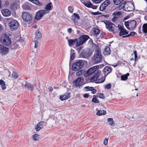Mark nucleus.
Segmentation results:
<instances>
[{
	"label": "nucleus",
	"instance_id": "obj_1",
	"mask_svg": "<svg viewBox=\"0 0 147 147\" xmlns=\"http://www.w3.org/2000/svg\"><path fill=\"white\" fill-rule=\"evenodd\" d=\"M98 66H96L84 71V76L87 83L93 82L98 78L101 72L98 69Z\"/></svg>",
	"mask_w": 147,
	"mask_h": 147
},
{
	"label": "nucleus",
	"instance_id": "obj_27",
	"mask_svg": "<svg viewBox=\"0 0 147 147\" xmlns=\"http://www.w3.org/2000/svg\"><path fill=\"white\" fill-rule=\"evenodd\" d=\"M106 114V111L104 110H100L98 111L96 113V114L98 116L105 115Z\"/></svg>",
	"mask_w": 147,
	"mask_h": 147
},
{
	"label": "nucleus",
	"instance_id": "obj_62",
	"mask_svg": "<svg viewBox=\"0 0 147 147\" xmlns=\"http://www.w3.org/2000/svg\"><path fill=\"white\" fill-rule=\"evenodd\" d=\"M92 1L96 3H100V0H92Z\"/></svg>",
	"mask_w": 147,
	"mask_h": 147
},
{
	"label": "nucleus",
	"instance_id": "obj_28",
	"mask_svg": "<svg viewBox=\"0 0 147 147\" xmlns=\"http://www.w3.org/2000/svg\"><path fill=\"white\" fill-rule=\"evenodd\" d=\"M97 78V79H96V80H94V81H95V82L96 83H102L103 82H104L105 80V78H100L99 79H98Z\"/></svg>",
	"mask_w": 147,
	"mask_h": 147
},
{
	"label": "nucleus",
	"instance_id": "obj_48",
	"mask_svg": "<svg viewBox=\"0 0 147 147\" xmlns=\"http://www.w3.org/2000/svg\"><path fill=\"white\" fill-rule=\"evenodd\" d=\"M111 87V84L109 83L107 84L105 86V88L107 89H110Z\"/></svg>",
	"mask_w": 147,
	"mask_h": 147
},
{
	"label": "nucleus",
	"instance_id": "obj_3",
	"mask_svg": "<svg viewBox=\"0 0 147 147\" xmlns=\"http://www.w3.org/2000/svg\"><path fill=\"white\" fill-rule=\"evenodd\" d=\"M84 65V63L82 60H78L74 62L72 66V69L74 71H77L82 69Z\"/></svg>",
	"mask_w": 147,
	"mask_h": 147
},
{
	"label": "nucleus",
	"instance_id": "obj_54",
	"mask_svg": "<svg viewBox=\"0 0 147 147\" xmlns=\"http://www.w3.org/2000/svg\"><path fill=\"white\" fill-rule=\"evenodd\" d=\"M134 53L135 56V61H136L138 58L137 51H134Z\"/></svg>",
	"mask_w": 147,
	"mask_h": 147
},
{
	"label": "nucleus",
	"instance_id": "obj_26",
	"mask_svg": "<svg viewBox=\"0 0 147 147\" xmlns=\"http://www.w3.org/2000/svg\"><path fill=\"white\" fill-rule=\"evenodd\" d=\"M52 5V3L50 2L49 3H48L47 5H46L45 7V9H46V10H47L49 12V11H48V10H51L52 9H51V5Z\"/></svg>",
	"mask_w": 147,
	"mask_h": 147
},
{
	"label": "nucleus",
	"instance_id": "obj_22",
	"mask_svg": "<svg viewBox=\"0 0 147 147\" xmlns=\"http://www.w3.org/2000/svg\"><path fill=\"white\" fill-rule=\"evenodd\" d=\"M112 69L109 67H106L103 69V72L105 74H108L112 71Z\"/></svg>",
	"mask_w": 147,
	"mask_h": 147
},
{
	"label": "nucleus",
	"instance_id": "obj_31",
	"mask_svg": "<svg viewBox=\"0 0 147 147\" xmlns=\"http://www.w3.org/2000/svg\"><path fill=\"white\" fill-rule=\"evenodd\" d=\"M108 121L109 122V124L111 126H115V124L112 118H109L108 119Z\"/></svg>",
	"mask_w": 147,
	"mask_h": 147
},
{
	"label": "nucleus",
	"instance_id": "obj_44",
	"mask_svg": "<svg viewBox=\"0 0 147 147\" xmlns=\"http://www.w3.org/2000/svg\"><path fill=\"white\" fill-rule=\"evenodd\" d=\"M92 89H93V87L89 86H86L84 88V90L86 91L89 90H92Z\"/></svg>",
	"mask_w": 147,
	"mask_h": 147
},
{
	"label": "nucleus",
	"instance_id": "obj_42",
	"mask_svg": "<svg viewBox=\"0 0 147 147\" xmlns=\"http://www.w3.org/2000/svg\"><path fill=\"white\" fill-rule=\"evenodd\" d=\"M114 3L116 5L119 4L123 1L122 0H113Z\"/></svg>",
	"mask_w": 147,
	"mask_h": 147
},
{
	"label": "nucleus",
	"instance_id": "obj_51",
	"mask_svg": "<svg viewBox=\"0 0 147 147\" xmlns=\"http://www.w3.org/2000/svg\"><path fill=\"white\" fill-rule=\"evenodd\" d=\"M71 19L75 23L77 22V20H76V18L73 15L71 17Z\"/></svg>",
	"mask_w": 147,
	"mask_h": 147
},
{
	"label": "nucleus",
	"instance_id": "obj_37",
	"mask_svg": "<svg viewBox=\"0 0 147 147\" xmlns=\"http://www.w3.org/2000/svg\"><path fill=\"white\" fill-rule=\"evenodd\" d=\"M39 135L38 134H35L33 136V139L35 141L38 140Z\"/></svg>",
	"mask_w": 147,
	"mask_h": 147
},
{
	"label": "nucleus",
	"instance_id": "obj_4",
	"mask_svg": "<svg viewBox=\"0 0 147 147\" xmlns=\"http://www.w3.org/2000/svg\"><path fill=\"white\" fill-rule=\"evenodd\" d=\"M106 28L109 31L116 33L118 31V27L115 24L106 21L105 22Z\"/></svg>",
	"mask_w": 147,
	"mask_h": 147
},
{
	"label": "nucleus",
	"instance_id": "obj_33",
	"mask_svg": "<svg viewBox=\"0 0 147 147\" xmlns=\"http://www.w3.org/2000/svg\"><path fill=\"white\" fill-rule=\"evenodd\" d=\"M84 5L88 7H91L92 5V4L90 1L83 2Z\"/></svg>",
	"mask_w": 147,
	"mask_h": 147
},
{
	"label": "nucleus",
	"instance_id": "obj_14",
	"mask_svg": "<svg viewBox=\"0 0 147 147\" xmlns=\"http://www.w3.org/2000/svg\"><path fill=\"white\" fill-rule=\"evenodd\" d=\"M121 14V13L120 12L116 11L114 12L113 14V17L111 19L112 21L113 22H115L120 17Z\"/></svg>",
	"mask_w": 147,
	"mask_h": 147
},
{
	"label": "nucleus",
	"instance_id": "obj_46",
	"mask_svg": "<svg viewBox=\"0 0 147 147\" xmlns=\"http://www.w3.org/2000/svg\"><path fill=\"white\" fill-rule=\"evenodd\" d=\"M42 129V128L38 124L35 126V129L36 131H39Z\"/></svg>",
	"mask_w": 147,
	"mask_h": 147
},
{
	"label": "nucleus",
	"instance_id": "obj_13",
	"mask_svg": "<svg viewBox=\"0 0 147 147\" xmlns=\"http://www.w3.org/2000/svg\"><path fill=\"white\" fill-rule=\"evenodd\" d=\"M9 51V49L4 45L0 44V53L3 55L7 54Z\"/></svg>",
	"mask_w": 147,
	"mask_h": 147
},
{
	"label": "nucleus",
	"instance_id": "obj_63",
	"mask_svg": "<svg viewBox=\"0 0 147 147\" xmlns=\"http://www.w3.org/2000/svg\"><path fill=\"white\" fill-rule=\"evenodd\" d=\"M89 96H90L89 94L86 93L84 94L83 96L85 98H88Z\"/></svg>",
	"mask_w": 147,
	"mask_h": 147
},
{
	"label": "nucleus",
	"instance_id": "obj_17",
	"mask_svg": "<svg viewBox=\"0 0 147 147\" xmlns=\"http://www.w3.org/2000/svg\"><path fill=\"white\" fill-rule=\"evenodd\" d=\"M19 7V2L18 1H16L11 4L10 9L12 11H14L17 10Z\"/></svg>",
	"mask_w": 147,
	"mask_h": 147
},
{
	"label": "nucleus",
	"instance_id": "obj_11",
	"mask_svg": "<svg viewBox=\"0 0 147 147\" xmlns=\"http://www.w3.org/2000/svg\"><path fill=\"white\" fill-rule=\"evenodd\" d=\"M22 17L23 20L26 22L30 21L32 18V15L27 12H24L22 13Z\"/></svg>",
	"mask_w": 147,
	"mask_h": 147
},
{
	"label": "nucleus",
	"instance_id": "obj_40",
	"mask_svg": "<svg viewBox=\"0 0 147 147\" xmlns=\"http://www.w3.org/2000/svg\"><path fill=\"white\" fill-rule=\"evenodd\" d=\"M100 30L98 29H95L94 31V34L96 36H97L100 33Z\"/></svg>",
	"mask_w": 147,
	"mask_h": 147
},
{
	"label": "nucleus",
	"instance_id": "obj_15",
	"mask_svg": "<svg viewBox=\"0 0 147 147\" xmlns=\"http://www.w3.org/2000/svg\"><path fill=\"white\" fill-rule=\"evenodd\" d=\"M68 45L69 46L71 47L76 44V47H79L78 46L77 43L78 44V39L75 38L74 39H69L68 40Z\"/></svg>",
	"mask_w": 147,
	"mask_h": 147
},
{
	"label": "nucleus",
	"instance_id": "obj_6",
	"mask_svg": "<svg viewBox=\"0 0 147 147\" xmlns=\"http://www.w3.org/2000/svg\"><path fill=\"white\" fill-rule=\"evenodd\" d=\"M9 25L10 30L13 31L17 30L19 26V24L15 20H13L9 23Z\"/></svg>",
	"mask_w": 147,
	"mask_h": 147
},
{
	"label": "nucleus",
	"instance_id": "obj_49",
	"mask_svg": "<svg viewBox=\"0 0 147 147\" xmlns=\"http://www.w3.org/2000/svg\"><path fill=\"white\" fill-rule=\"evenodd\" d=\"M73 15L74 16L75 18H77L78 20H79L80 18V16H79V14H77L76 13H74Z\"/></svg>",
	"mask_w": 147,
	"mask_h": 147
},
{
	"label": "nucleus",
	"instance_id": "obj_45",
	"mask_svg": "<svg viewBox=\"0 0 147 147\" xmlns=\"http://www.w3.org/2000/svg\"><path fill=\"white\" fill-rule=\"evenodd\" d=\"M97 96L98 97L102 99L105 98L104 94L102 93H99L97 94Z\"/></svg>",
	"mask_w": 147,
	"mask_h": 147
},
{
	"label": "nucleus",
	"instance_id": "obj_43",
	"mask_svg": "<svg viewBox=\"0 0 147 147\" xmlns=\"http://www.w3.org/2000/svg\"><path fill=\"white\" fill-rule=\"evenodd\" d=\"M23 8L25 10H30L31 9L30 7L27 5H24L23 6Z\"/></svg>",
	"mask_w": 147,
	"mask_h": 147
},
{
	"label": "nucleus",
	"instance_id": "obj_19",
	"mask_svg": "<svg viewBox=\"0 0 147 147\" xmlns=\"http://www.w3.org/2000/svg\"><path fill=\"white\" fill-rule=\"evenodd\" d=\"M3 15L5 17H8L11 14V12L7 9H5L1 11Z\"/></svg>",
	"mask_w": 147,
	"mask_h": 147
},
{
	"label": "nucleus",
	"instance_id": "obj_2",
	"mask_svg": "<svg viewBox=\"0 0 147 147\" xmlns=\"http://www.w3.org/2000/svg\"><path fill=\"white\" fill-rule=\"evenodd\" d=\"M102 55L101 54V51L98 49H96L95 54L92 58L93 62L95 64L100 63L102 60Z\"/></svg>",
	"mask_w": 147,
	"mask_h": 147
},
{
	"label": "nucleus",
	"instance_id": "obj_29",
	"mask_svg": "<svg viewBox=\"0 0 147 147\" xmlns=\"http://www.w3.org/2000/svg\"><path fill=\"white\" fill-rule=\"evenodd\" d=\"M29 1L35 4H36L39 6H41L42 5V4L39 2L38 0H28Z\"/></svg>",
	"mask_w": 147,
	"mask_h": 147
},
{
	"label": "nucleus",
	"instance_id": "obj_25",
	"mask_svg": "<svg viewBox=\"0 0 147 147\" xmlns=\"http://www.w3.org/2000/svg\"><path fill=\"white\" fill-rule=\"evenodd\" d=\"M0 86H1V88L3 90L5 89L6 88L5 83L2 80H0Z\"/></svg>",
	"mask_w": 147,
	"mask_h": 147
},
{
	"label": "nucleus",
	"instance_id": "obj_23",
	"mask_svg": "<svg viewBox=\"0 0 147 147\" xmlns=\"http://www.w3.org/2000/svg\"><path fill=\"white\" fill-rule=\"evenodd\" d=\"M136 22L134 20H129V26L133 29L136 27Z\"/></svg>",
	"mask_w": 147,
	"mask_h": 147
},
{
	"label": "nucleus",
	"instance_id": "obj_5",
	"mask_svg": "<svg viewBox=\"0 0 147 147\" xmlns=\"http://www.w3.org/2000/svg\"><path fill=\"white\" fill-rule=\"evenodd\" d=\"M1 42L6 45L9 46L11 44V38L8 35L5 34H3L1 36Z\"/></svg>",
	"mask_w": 147,
	"mask_h": 147
},
{
	"label": "nucleus",
	"instance_id": "obj_55",
	"mask_svg": "<svg viewBox=\"0 0 147 147\" xmlns=\"http://www.w3.org/2000/svg\"><path fill=\"white\" fill-rule=\"evenodd\" d=\"M68 10L71 13L73 12V8L71 6H69L68 7Z\"/></svg>",
	"mask_w": 147,
	"mask_h": 147
},
{
	"label": "nucleus",
	"instance_id": "obj_58",
	"mask_svg": "<svg viewBox=\"0 0 147 147\" xmlns=\"http://www.w3.org/2000/svg\"><path fill=\"white\" fill-rule=\"evenodd\" d=\"M125 6V4H121L119 6V9H121L122 8H123H123H124V7Z\"/></svg>",
	"mask_w": 147,
	"mask_h": 147
},
{
	"label": "nucleus",
	"instance_id": "obj_20",
	"mask_svg": "<svg viewBox=\"0 0 147 147\" xmlns=\"http://www.w3.org/2000/svg\"><path fill=\"white\" fill-rule=\"evenodd\" d=\"M25 88L32 91L34 90V86L32 84L26 83L24 86Z\"/></svg>",
	"mask_w": 147,
	"mask_h": 147
},
{
	"label": "nucleus",
	"instance_id": "obj_18",
	"mask_svg": "<svg viewBox=\"0 0 147 147\" xmlns=\"http://www.w3.org/2000/svg\"><path fill=\"white\" fill-rule=\"evenodd\" d=\"M70 93H65L64 94L61 95L59 98L62 101L67 100L70 97Z\"/></svg>",
	"mask_w": 147,
	"mask_h": 147
},
{
	"label": "nucleus",
	"instance_id": "obj_39",
	"mask_svg": "<svg viewBox=\"0 0 147 147\" xmlns=\"http://www.w3.org/2000/svg\"><path fill=\"white\" fill-rule=\"evenodd\" d=\"M75 54L74 53H73L72 54H71V56L70 57L69 65H70L71 61H72L74 59Z\"/></svg>",
	"mask_w": 147,
	"mask_h": 147
},
{
	"label": "nucleus",
	"instance_id": "obj_56",
	"mask_svg": "<svg viewBox=\"0 0 147 147\" xmlns=\"http://www.w3.org/2000/svg\"><path fill=\"white\" fill-rule=\"evenodd\" d=\"M138 115L137 114H134V115L132 116V118L135 119H136L138 117Z\"/></svg>",
	"mask_w": 147,
	"mask_h": 147
},
{
	"label": "nucleus",
	"instance_id": "obj_7",
	"mask_svg": "<svg viewBox=\"0 0 147 147\" xmlns=\"http://www.w3.org/2000/svg\"><path fill=\"white\" fill-rule=\"evenodd\" d=\"M84 81V78L82 77H78L76 80L74 81L73 83L76 87H78L80 86L83 85Z\"/></svg>",
	"mask_w": 147,
	"mask_h": 147
},
{
	"label": "nucleus",
	"instance_id": "obj_47",
	"mask_svg": "<svg viewBox=\"0 0 147 147\" xmlns=\"http://www.w3.org/2000/svg\"><path fill=\"white\" fill-rule=\"evenodd\" d=\"M106 7L105 5H103V6H102L101 4L100 7L99 9L101 11H103L105 9Z\"/></svg>",
	"mask_w": 147,
	"mask_h": 147
},
{
	"label": "nucleus",
	"instance_id": "obj_32",
	"mask_svg": "<svg viewBox=\"0 0 147 147\" xmlns=\"http://www.w3.org/2000/svg\"><path fill=\"white\" fill-rule=\"evenodd\" d=\"M142 31L144 33H147V23L144 24L143 25Z\"/></svg>",
	"mask_w": 147,
	"mask_h": 147
},
{
	"label": "nucleus",
	"instance_id": "obj_21",
	"mask_svg": "<svg viewBox=\"0 0 147 147\" xmlns=\"http://www.w3.org/2000/svg\"><path fill=\"white\" fill-rule=\"evenodd\" d=\"M103 53L105 55H108L110 54V49L108 46L106 47Z\"/></svg>",
	"mask_w": 147,
	"mask_h": 147
},
{
	"label": "nucleus",
	"instance_id": "obj_9",
	"mask_svg": "<svg viewBox=\"0 0 147 147\" xmlns=\"http://www.w3.org/2000/svg\"><path fill=\"white\" fill-rule=\"evenodd\" d=\"M49 13V12L45 10H39L37 12L35 18L36 20H39L41 18L43 15Z\"/></svg>",
	"mask_w": 147,
	"mask_h": 147
},
{
	"label": "nucleus",
	"instance_id": "obj_61",
	"mask_svg": "<svg viewBox=\"0 0 147 147\" xmlns=\"http://www.w3.org/2000/svg\"><path fill=\"white\" fill-rule=\"evenodd\" d=\"M9 3L8 1L6 0V1H5V4H4V5L5 6H8L9 5Z\"/></svg>",
	"mask_w": 147,
	"mask_h": 147
},
{
	"label": "nucleus",
	"instance_id": "obj_36",
	"mask_svg": "<svg viewBox=\"0 0 147 147\" xmlns=\"http://www.w3.org/2000/svg\"><path fill=\"white\" fill-rule=\"evenodd\" d=\"M110 1L109 0H106L104 1L102 4V5H105L106 7H107L109 4H110Z\"/></svg>",
	"mask_w": 147,
	"mask_h": 147
},
{
	"label": "nucleus",
	"instance_id": "obj_10",
	"mask_svg": "<svg viewBox=\"0 0 147 147\" xmlns=\"http://www.w3.org/2000/svg\"><path fill=\"white\" fill-rule=\"evenodd\" d=\"M134 9V6L131 2H128L125 4L123 10L126 11H132Z\"/></svg>",
	"mask_w": 147,
	"mask_h": 147
},
{
	"label": "nucleus",
	"instance_id": "obj_57",
	"mask_svg": "<svg viewBox=\"0 0 147 147\" xmlns=\"http://www.w3.org/2000/svg\"><path fill=\"white\" fill-rule=\"evenodd\" d=\"M117 27L118 28L119 30H120V31H121V30H123L124 29V28L120 25H118Z\"/></svg>",
	"mask_w": 147,
	"mask_h": 147
},
{
	"label": "nucleus",
	"instance_id": "obj_8",
	"mask_svg": "<svg viewBox=\"0 0 147 147\" xmlns=\"http://www.w3.org/2000/svg\"><path fill=\"white\" fill-rule=\"evenodd\" d=\"M90 37L87 35H84L80 36L78 39V44L77 43L78 46H80L82 45Z\"/></svg>",
	"mask_w": 147,
	"mask_h": 147
},
{
	"label": "nucleus",
	"instance_id": "obj_60",
	"mask_svg": "<svg viewBox=\"0 0 147 147\" xmlns=\"http://www.w3.org/2000/svg\"><path fill=\"white\" fill-rule=\"evenodd\" d=\"M101 13L100 12H99L98 11H97L96 12H92V14L94 15H98L100 14H101Z\"/></svg>",
	"mask_w": 147,
	"mask_h": 147
},
{
	"label": "nucleus",
	"instance_id": "obj_52",
	"mask_svg": "<svg viewBox=\"0 0 147 147\" xmlns=\"http://www.w3.org/2000/svg\"><path fill=\"white\" fill-rule=\"evenodd\" d=\"M125 25L126 27L127 28H128V27L129 26V20L127 22H124Z\"/></svg>",
	"mask_w": 147,
	"mask_h": 147
},
{
	"label": "nucleus",
	"instance_id": "obj_38",
	"mask_svg": "<svg viewBox=\"0 0 147 147\" xmlns=\"http://www.w3.org/2000/svg\"><path fill=\"white\" fill-rule=\"evenodd\" d=\"M84 70H80L77 71L76 73V75L78 76H79L80 75L82 74H84Z\"/></svg>",
	"mask_w": 147,
	"mask_h": 147
},
{
	"label": "nucleus",
	"instance_id": "obj_50",
	"mask_svg": "<svg viewBox=\"0 0 147 147\" xmlns=\"http://www.w3.org/2000/svg\"><path fill=\"white\" fill-rule=\"evenodd\" d=\"M121 80H125L127 79V77L125 75H122L121 76Z\"/></svg>",
	"mask_w": 147,
	"mask_h": 147
},
{
	"label": "nucleus",
	"instance_id": "obj_59",
	"mask_svg": "<svg viewBox=\"0 0 147 147\" xmlns=\"http://www.w3.org/2000/svg\"><path fill=\"white\" fill-rule=\"evenodd\" d=\"M108 138H106L104 140V144L105 145H106L108 143Z\"/></svg>",
	"mask_w": 147,
	"mask_h": 147
},
{
	"label": "nucleus",
	"instance_id": "obj_30",
	"mask_svg": "<svg viewBox=\"0 0 147 147\" xmlns=\"http://www.w3.org/2000/svg\"><path fill=\"white\" fill-rule=\"evenodd\" d=\"M42 34L38 30L36 31V37L37 39H39L41 38Z\"/></svg>",
	"mask_w": 147,
	"mask_h": 147
},
{
	"label": "nucleus",
	"instance_id": "obj_35",
	"mask_svg": "<svg viewBox=\"0 0 147 147\" xmlns=\"http://www.w3.org/2000/svg\"><path fill=\"white\" fill-rule=\"evenodd\" d=\"M92 101L96 103H98L99 101L98 99L96 96L95 95H94L93 96V98L92 100Z\"/></svg>",
	"mask_w": 147,
	"mask_h": 147
},
{
	"label": "nucleus",
	"instance_id": "obj_41",
	"mask_svg": "<svg viewBox=\"0 0 147 147\" xmlns=\"http://www.w3.org/2000/svg\"><path fill=\"white\" fill-rule=\"evenodd\" d=\"M18 77V74L16 72H13L12 74L11 78H13L16 79Z\"/></svg>",
	"mask_w": 147,
	"mask_h": 147
},
{
	"label": "nucleus",
	"instance_id": "obj_34",
	"mask_svg": "<svg viewBox=\"0 0 147 147\" xmlns=\"http://www.w3.org/2000/svg\"><path fill=\"white\" fill-rule=\"evenodd\" d=\"M47 123V121H42L38 123L37 124L39 125L42 128H43V127Z\"/></svg>",
	"mask_w": 147,
	"mask_h": 147
},
{
	"label": "nucleus",
	"instance_id": "obj_64",
	"mask_svg": "<svg viewBox=\"0 0 147 147\" xmlns=\"http://www.w3.org/2000/svg\"><path fill=\"white\" fill-rule=\"evenodd\" d=\"M91 91H92L91 92V93L93 94H95L96 91V90L93 88V89H92V90Z\"/></svg>",
	"mask_w": 147,
	"mask_h": 147
},
{
	"label": "nucleus",
	"instance_id": "obj_53",
	"mask_svg": "<svg viewBox=\"0 0 147 147\" xmlns=\"http://www.w3.org/2000/svg\"><path fill=\"white\" fill-rule=\"evenodd\" d=\"M136 34V32H132L129 34H128V37H129L130 36H134Z\"/></svg>",
	"mask_w": 147,
	"mask_h": 147
},
{
	"label": "nucleus",
	"instance_id": "obj_24",
	"mask_svg": "<svg viewBox=\"0 0 147 147\" xmlns=\"http://www.w3.org/2000/svg\"><path fill=\"white\" fill-rule=\"evenodd\" d=\"M128 32L127 31V30L125 28L123 29L122 30L120 31L119 33V35L120 36H121L123 35H124L127 34H128Z\"/></svg>",
	"mask_w": 147,
	"mask_h": 147
},
{
	"label": "nucleus",
	"instance_id": "obj_12",
	"mask_svg": "<svg viewBox=\"0 0 147 147\" xmlns=\"http://www.w3.org/2000/svg\"><path fill=\"white\" fill-rule=\"evenodd\" d=\"M91 54V52L89 49H85L83 50L81 53L80 56L81 57L86 58L89 57Z\"/></svg>",
	"mask_w": 147,
	"mask_h": 147
},
{
	"label": "nucleus",
	"instance_id": "obj_16",
	"mask_svg": "<svg viewBox=\"0 0 147 147\" xmlns=\"http://www.w3.org/2000/svg\"><path fill=\"white\" fill-rule=\"evenodd\" d=\"M51 113V111L48 110L45 112L42 115V118L46 121H47L49 119L50 115Z\"/></svg>",
	"mask_w": 147,
	"mask_h": 147
}]
</instances>
